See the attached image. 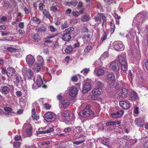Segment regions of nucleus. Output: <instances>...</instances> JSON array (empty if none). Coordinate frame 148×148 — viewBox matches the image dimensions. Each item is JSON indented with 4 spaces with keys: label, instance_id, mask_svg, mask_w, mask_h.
Listing matches in <instances>:
<instances>
[{
    "label": "nucleus",
    "instance_id": "obj_4",
    "mask_svg": "<svg viewBox=\"0 0 148 148\" xmlns=\"http://www.w3.org/2000/svg\"><path fill=\"white\" fill-rule=\"evenodd\" d=\"M10 90V86L8 85L7 86H1L0 89V91L3 94L7 95V97H9V93Z\"/></svg>",
    "mask_w": 148,
    "mask_h": 148
},
{
    "label": "nucleus",
    "instance_id": "obj_15",
    "mask_svg": "<svg viewBox=\"0 0 148 148\" xmlns=\"http://www.w3.org/2000/svg\"><path fill=\"white\" fill-rule=\"evenodd\" d=\"M25 78L28 79H32L33 77V74L32 72L30 69L27 70L25 74Z\"/></svg>",
    "mask_w": 148,
    "mask_h": 148
},
{
    "label": "nucleus",
    "instance_id": "obj_51",
    "mask_svg": "<svg viewBox=\"0 0 148 148\" xmlns=\"http://www.w3.org/2000/svg\"><path fill=\"white\" fill-rule=\"evenodd\" d=\"M44 107L47 110H49L51 107V105L48 103H46L44 105Z\"/></svg>",
    "mask_w": 148,
    "mask_h": 148
},
{
    "label": "nucleus",
    "instance_id": "obj_35",
    "mask_svg": "<svg viewBox=\"0 0 148 148\" xmlns=\"http://www.w3.org/2000/svg\"><path fill=\"white\" fill-rule=\"evenodd\" d=\"M121 69L123 71H126L127 69V62H125L124 64H121Z\"/></svg>",
    "mask_w": 148,
    "mask_h": 148
},
{
    "label": "nucleus",
    "instance_id": "obj_47",
    "mask_svg": "<svg viewBox=\"0 0 148 148\" xmlns=\"http://www.w3.org/2000/svg\"><path fill=\"white\" fill-rule=\"evenodd\" d=\"M50 10L54 12H56L58 11V8L56 6H51L50 8Z\"/></svg>",
    "mask_w": 148,
    "mask_h": 148
},
{
    "label": "nucleus",
    "instance_id": "obj_52",
    "mask_svg": "<svg viewBox=\"0 0 148 148\" xmlns=\"http://www.w3.org/2000/svg\"><path fill=\"white\" fill-rule=\"evenodd\" d=\"M58 35V33H56L55 34L50 35L48 36H47L46 38V39H51L52 38L55 37H56V36H57Z\"/></svg>",
    "mask_w": 148,
    "mask_h": 148
},
{
    "label": "nucleus",
    "instance_id": "obj_25",
    "mask_svg": "<svg viewBox=\"0 0 148 148\" xmlns=\"http://www.w3.org/2000/svg\"><path fill=\"white\" fill-rule=\"evenodd\" d=\"M110 32L111 34L114 33L115 31V25L113 21H111L110 22Z\"/></svg>",
    "mask_w": 148,
    "mask_h": 148
},
{
    "label": "nucleus",
    "instance_id": "obj_13",
    "mask_svg": "<svg viewBox=\"0 0 148 148\" xmlns=\"http://www.w3.org/2000/svg\"><path fill=\"white\" fill-rule=\"evenodd\" d=\"M78 90L77 87H73L69 92V95L73 98H74L77 94Z\"/></svg>",
    "mask_w": 148,
    "mask_h": 148
},
{
    "label": "nucleus",
    "instance_id": "obj_58",
    "mask_svg": "<svg viewBox=\"0 0 148 148\" xmlns=\"http://www.w3.org/2000/svg\"><path fill=\"white\" fill-rule=\"evenodd\" d=\"M71 128L70 127H69L65 128L64 129V132L66 133L69 132L71 131Z\"/></svg>",
    "mask_w": 148,
    "mask_h": 148
},
{
    "label": "nucleus",
    "instance_id": "obj_32",
    "mask_svg": "<svg viewBox=\"0 0 148 148\" xmlns=\"http://www.w3.org/2000/svg\"><path fill=\"white\" fill-rule=\"evenodd\" d=\"M7 50L11 53H13L17 52L18 49L12 47H9L7 48Z\"/></svg>",
    "mask_w": 148,
    "mask_h": 148
},
{
    "label": "nucleus",
    "instance_id": "obj_28",
    "mask_svg": "<svg viewBox=\"0 0 148 148\" xmlns=\"http://www.w3.org/2000/svg\"><path fill=\"white\" fill-rule=\"evenodd\" d=\"M102 19L103 21L102 22V26L103 27H106L107 25L106 21L107 20L106 18V16H102Z\"/></svg>",
    "mask_w": 148,
    "mask_h": 148
},
{
    "label": "nucleus",
    "instance_id": "obj_45",
    "mask_svg": "<svg viewBox=\"0 0 148 148\" xmlns=\"http://www.w3.org/2000/svg\"><path fill=\"white\" fill-rule=\"evenodd\" d=\"M106 124L107 126L113 125H116V121H111L107 122L106 123Z\"/></svg>",
    "mask_w": 148,
    "mask_h": 148
},
{
    "label": "nucleus",
    "instance_id": "obj_31",
    "mask_svg": "<svg viewBox=\"0 0 148 148\" xmlns=\"http://www.w3.org/2000/svg\"><path fill=\"white\" fill-rule=\"evenodd\" d=\"M108 79L109 80H113L114 79L115 77L114 73H111L107 75Z\"/></svg>",
    "mask_w": 148,
    "mask_h": 148
},
{
    "label": "nucleus",
    "instance_id": "obj_1",
    "mask_svg": "<svg viewBox=\"0 0 148 148\" xmlns=\"http://www.w3.org/2000/svg\"><path fill=\"white\" fill-rule=\"evenodd\" d=\"M121 86L122 88L119 93L118 94V96L117 97V99L123 98L126 97L129 92L128 88V86L124 82L123 83Z\"/></svg>",
    "mask_w": 148,
    "mask_h": 148
},
{
    "label": "nucleus",
    "instance_id": "obj_21",
    "mask_svg": "<svg viewBox=\"0 0 148 148\" xmlns=\"http://www.w3.org/2000/svg\"><path fill=\"white\" fill-rule=\"evenodd\" d=\"M3 109L5 111V112H3V113L5 115H8L10 113L12 112V111H13L12 108L6 106L4 107Z\"/></svg>",
    "mask_w": 148,
    "mask_h": 148
},
{
    "label": "nucleus",
    "instance_id": "obj_64",
    "mask_svg": "<svg viewBox=\"0 0 148 148\" xmlns=\"http://www.w3.org/2000/svg\"><path fill=\"white\" fill-rule=\"evenodd\" d=\"M145 66L146 70L148 71V59H147L145 63Z\"/></svg>",
    "mask_w": 148,
    "mask_h": 148
},
{
    "label": "nucleus",
    "instance_id": "obj_38",
    "mask_svg": "<svg viewBox=\"0 0 148 148\" xmlns=\"http://www.w3.org/2000/svg\"><path fill=\"white\" fill-rule=\"evenodd\" d=\"M107 34L106 32H104V34H103L101 39V41L102 43L103 41H104L106 40L107 39Z\"/></svg>",
    "mask_w": 148,
    "mask_h": 148
},
{
    "label": "nucleus",
    "instance_id": "obj_39",
    "mask_svg": "<svg viewBox=\"0 0 148 148\" xmlns=\"http://www.w3.org/2000/svg\"><path fill=\"white\" fill-rule=\"evenodd\" d=\"M124 110H123L121 109L120 110H119L116 112V113L118 117L119 118L122 116L124 113Z\"/></svg>",
    "mask_w": 148,
    "mask_h": 148
},
{
    "label": "nucleus",
    "instance_id": "obj_12",
    "mask_svg": "<svg viewBox=\"0 0 148 148\" xmlns=\"http://www.w3.org/2000/svg\"><path fill=\"white\" fill-rule=\"evenodd\" d=\"M45 128L46 129V130L38 131L36 132V134L38 135L40 134L49 133L52 132L54 130L53 129L52 127H45Z\"/></svg>",
    "mask_w": 148,
    "mask_h": 148
},
{
    "label": "nucleus",
    "instance_id": "obj_22",
    "mask_svg": "<svg viewBox=\"0 0 148 148\" xmlns=\"http://www.w3.org/2000/svg\"><path fill=\"white\" fill-rule=\"evenodd\" d=\"M142 17V18H140L138 23L137 25V26H139V25L142 24L143 22V15L142 14L140 13L136 15V18H138V17Z\"/></svg>",
    "mask_w": 148,
    "mask_h": 148
},
{
    "label": "nucleus",
    "instance_id": "obj_9",
    "mask_svg": "<svg viewBox=\"0 0 148 148\" xmlns=\"http://www.w3.org/2000/svg\"><path fill=\"white\" fill-rule=\"evenodd\" d=\"M7 75L9 78L11 79L12 77L16 75L15 70L12 67L8 68Z\"/></svg>",
    "mask_w": 148,
    "mask_h": 148
},
{
    "label": "nucleus",
    "instance_id": "obj_54",
    "mask_svg": "<svg viewBox=\"0 0 148 148\" xmlns=\"http://www.w3.org/2000/svg\"><path fill=\"white\" fill-rule=\"evenodd\" d=\"M78 3V2L77 1L75 0L74 1H71L69 2V4L71 5H73L74 6H75L77 5Z\"/></svg>",
    "mask_w": 148,
    "mask_h": 148
},
{
    "label": "nucleus",
    "instance_id": "obj_37",
    "mask_svg": "<svg viewBox=\"0 0 148 148\" xmlns=\"http://www.w3.org/2000/svg\"><path fill=\"white\" fill-rule=\"evenodd\" d=\"M69 27V25L68 24L66 21H65L61 25V29L62 30H63L64 29L68 27Z\"/></svg>",
    "mask_w": 148,
    "mask_h": 148
},
{
    "label": "nucleus",
    "instance_id": "obj_14",
    "mask_svg": "<svg viewBox=\"0 0 148 148\" xmlns=\"http://www.w3.org/2000/svg\"><path fill=\"white\" fill-rule=\"evenodd\" d=\"M91 89V86L90 84L89 83L87 82L83 85V90H82V92L84 93H85L90 90Z\"/></svg>",
    "mask_w": 148,
    "mask_h": 148
},
{
    "label": "nucleus",
    "instance_id": "obj_16",
    "mask_svg": "<svg viewBox=\"0 0 148 148\" xmlns=\"http://www.w3.org/2000/svg\"><path fill=\"white\" fill-rule=\"evenodd\" d=\"M103 92V89L98 88L93 89L92 91V94L96 95H99L101 94Z\"/></svg>",
    "mask_w": 148,
    "mask_h": 148
},
{
    "label": "nucleus",
    "instance_id": "obj_48",
    "mask_svg": "<svg viewBox=\"0 0 148 148\" xmlns=\"http://www.w3.org/2000/svg\"><path fill=\"white\" fill-rule=\"evenodd\" d=\"M91 46L90 45H88L84 49V51L85 53H88L91 49Z\"/></svg>",
    "mask_w": 148,
    "mask_h": 148
},
{
    "label": "nucleus",
    "instance_id": "obj_53",
    "mask_svg": "<svg viewBox=\"0 0 148 148\" xmlns=\"http://www.w3.org/2000/svg\"><path fill=\"white\" fill-rule=\"evenodd\" d=\"M78 80V78L76 75L73 76L71 78V80L73 82H76Z\"/></svg>",
    "mask_w": 148,
    "mask_h": 148
},
{
    "label": "nucleus",
    "instance_id": "obj_44",
    "mask_svg": "<svg viewBox=\"0 0 148 148\" xmlns=\"http://www.w3.org/2000/svg\"><path fill=\"white\" fill-rule=\"evenodd\" d=\"M109 139L108 138H104L102 141V143L104 145H108Z\"/></svg>",
    "mask_w": 148,
    "mask_h": 148
},
{
    "label": "nucleus",
    "instance_id": "obj_40",
    "mask_svg": "<svg viewBox=\"0 0 148 148\" xmlns=\"http://www.w3.org/2000/svg\"><path fill=\"white\" fill-rule=\"evenodd\" d=\"M90 19V18L87 15H84L82 18V20L83 21H87Z\"/></svg>",
    "mask_w": 148,
    "mask_h": 148
},
{
    "label": "nucleus",
    "instance_id": "obj_20",
    "mask_svg": "<svg viewBox=\"0 0 148 148\" xmlns=\"http://www.w3.org/2000/svg\"><path fill=\"white\" fill-rule=\"evenodd\" d=\"M137 97L136 93L135 91H132L130 95L129 100L132 101H134Z\"/></svg>",
    "mask_w": 148,
    "mask_h": 148
},
{
    "label": "nucleus",
    "instance_id": "obj_2",
    "mask_svg": "<svg viewBox=\"0 0 148 148\" xmlns=\"http://www.w3.org/2000/svg\"><path fill=\"white\" fill-rule=\"evenodd\" d=\"M93 112L90 108L89 105H87L85 108L79 113L80 116L85 118L92 116L93 114Z\"/></svg>",
    "mask_w": 148,
    "mask_h": 148
},
{
    "label": "nucleus",
    "instance_id": "obj_42",
    "mask_svg": "<svg viewBox=\"0 0 148 148\" xmlns=\"http://www.w3.org/2000/svg\"><path fill=\"white\" fill-rule=\"evenodd\" d=\"M20 145L21 143L19 142H15L13 144L14 148H19Z\"/></svg>",
    "mask_w": 148,
    "mask_h": 148
},
{
    "label": "nucleus",
    "instance_id": "obj_63",
    "mask_svg": "<svg viewBox=\"0 0 148 148\" xmlns=\"http://www.w3.org/2000/svg\"><path fill=\"white\" fill-rule=\"evenodd\" d=\"M83 3L82 1H80L79 2L77 7L79 9H80L83 7Z\"/></svg>",
    "mask_w": 148,
    "mask_h": 148
},
{
    "label": "nucleus",
    "instance_id": "obj_11",
    "mask_svg": "<svg viewBox=\"0 0 148 148\" xmlns=\"http://www.w3.org/2000/svg\"><path fill=\"white\" fill-rule=\"evenodd\" d=\"M110 66L112 69L116 72L118 71L119 69L118 63L115 61L112 62L110 64Z\"/></svg>",
    "mask_w": 148,
    "mask_h": 148
},
{
    "label": "nucleus",
    "instance_id": "obj_55",
    "mask_svg": "<svg viewBox=\"0 0 148 148\" xmlns=\"http://www.w3.org/2000/svg\"><path fill=\"white\" fill-rule=\"evenodd\" d=\"M57 99L60 102V101L63 99V97L61 94H59L57 96Z\"/></svg>",
    "mask_w": 148,
    "mask_h": 148
},
{
    "label": "nucleus",
    "instance_id": "obj_50",
    "mask_svg": "<svg viewBox=\"0 0 148 148\" xmlns=\"http://www.w3.org/2000/svg\"><path fill=\"white\" fill-rule=\"evenodd\" d=\"M32 116L34 120H38L39 118V116L37 114L32 115Z\"/></svg>",
    "mask_w": 148,
    "mask_h": 148
},
{
    "label": "nucleus",
    "instance_id": "obj_62",
    "mask_svg": "<svg viewBox=\"0 0 148 148\" xmlns=\"http://www.w3.org/2000/svg\"><path fill=\"white\" fill-rule=\"evenodd\" d=\"M43 4L42 3H40L39 4V8L41 11H43Z\"/></svg>",
    "mask_w": 148,
    "mask_h": 148
},
{
    "label": "nucleus",
    "instance_id": "obj_10",
    "mask_svg": "<svg viewBox=\"0 0 148 148\" xmlns=\"http://www.w3.org/2000/svg\"><path fill=\"white\" fill-rule=\"evenodd\" d=\"M119 104L121 107L125 109H127L130 107V102L127 100L120 101Z\"/></svg>",
    "mask_w": 148,
    "mask_h": 148
},
{
    "label": "nucleus",
    "instance_id": "obj_30",
    "mask_svg": "<svg viewBox=\"0 0 148 148\" xmlns=\"http://www.w3.org/2000/svg\"><path fill=\"white\" fill-rule=\"evenodd\" d=\"M37 63H38L40 64L43 65L44 61L42 58L40 56H38L37 57Z\"/></svg>",
    "mask_w": 148,
    "mask_h": 148
},
{
    "label": "nucleus",
    "instance_id": "obj_49",
    "mask_svg": "<svg viewBox=\"0 0 148 148\" xmlns=\"http://www.w3.org/2000/svg\"><path fill=\"white\" fill-rule=\"evenodd\" d=\"M97 85L100 88L103 89L104 85L103 83L100 82H97Z\"/></svg>",
    "mask_w": 148,
    "mask_h": 148
},
{
    "label": "nucleus",
    "instance_id": "obj_46",
    "mask_svg": "<svg viewBox=\"0 0 148 148\" xmlns=\"http://www.w3.org/2000/svg\"><path fill=\"white\" fill-rule=\"evenodd\" d=\"M85 141V139H84L82 140H79L77 141H74L73 142V144L78 145L79 144L82 143Z\"/></svg>",
    "mask_w": 148,
    "mask_h": 148
},
{
    "label": "nucleus",
    "instance_id": "obj_61",
    "mask_svg": "<svg viewBox=\"0 0 148 148\" xmlns=\"http://www.w3.org/2000/svg\"><path fill=\"white\" fill-rule=\"evenodd\" d=\"M89 68H85L84 69L83 71H84V74L85 75H86L89 72Z\"/></svg>",
    "mask_w": 148,
    "mask_h": 148
},
{
    "label": "nucleus",
    "instance_id": "obj_59",
    "mask_svg": "<svg viewBox=\"0 0 148 148\" xmlns=\"http://www.w3.org/2000/svg\"><path fill=\"white\" fill-rule=\"evenodd\" d=\"M1 35L2 36H7L9 34V32H7L6 31H1Z\"/></svg>",
    "mask_w": 148,
    "mask_h": 148
},
{
    "label": "nucleus",
    "instance_id": "obj_43",
    "mask_svg": "<svg viewBox=\"0 0 148 148\" xmlns=\"http://www.w3.org/2000/svg\"><path fill=\"white\" fill-rule=\"evenodd\" d=\"M49 28L50 31L52 32H55L57 31V29L55 28L52 25H50Z\"/></svg>",
    "mask_w": 148,
    "mask_h": 148
},
{
    "label": "nucleus",
    "instance_id": "obj_60",
    "mask_svg": "<svg viewBox=\"0 0 148 148\" xmlns=\"http://www.w3.org/2000/svg\"><path fill=\"white\" fill-rule=\"evenodd\" d=\"M21 138V137L20 135H16L14 136V140L16 141H18Z\"/></svg>",
    "mask_w": 148,
    "mask_h": 148
},
{
    "label": "nucleus",
    "instance_id": "obj_34",
    "mask_svg": "<svg viewBox=\"0 0 148 148\" xmlns=\"http://www.w3.org/2000/svg\"><path fill=\"white\" fill-rule=\"evenodd\" d=\"M42 13L47 18H49L51 17V15L49 12L47 11L45 9L42 11Z\"/></svg>",
    "mask_w": 148,
    "mask_h": 148
},
{
    "label": "nucleus",
    "instance_id": "obj_5",
    "mask_svg": "<svg viewBox=\"0 0 148 148\" xmlns=\"http://www.w3.org/2000/svg\"><path fill=\"white\" fill-rule=\"evenodd\" d=\"M10 79L16 85V86H18L22 82V78L21 76L16 75L14 76Z\"/></svg>",
    "mask_w": 148,
    "mask_h": 148
},
{
    "label": "nucleus",
    "instance_id": "obj_29",
    "mask_svg": "<svg viewBox=\"0 0 148 148\" xmlns=\"http://www.w3.org/2000/svg\"><path fill=\"white\" fill-rule=\"evenodd\" d=\"M73 50V48L71 46H67L64 50L65 52L67 54L70 53Z\"/></svg>",
    "mask_w": 148,
    "mask_h": 148
},
{
    "label": "nucleus",
    "instance_id": "obj_26",
    "mask_svg": "<svg viewBox=\"0 0 148 148\" xmlns=\"http://www.w3.org/2000/svg\"><path fill=\"white\" fill-rule=\"evenodd\" d=\"M69 113L67 111H65L62 113V116L64 117L66 120L69 119Z\"/></svg>",
    "mask_w": 148,
    "mask_h": 148
},
{
    "label": "nucleus",
    "instance_id": "obj_33",
    "mask_svg": "<svg viewBox=\"0 0 148 148\" xmlns=\"http://www.w3.org/2000/svg\"><path fill=\"white\" fill-rule=\"evenodd\" d=\"M105 72L103 70L101 69H99L97 71V76H101L104 74Z\"/></svg>",
    "mask_w": 148,
    "mask_h": 148
},
{
    "label": "nucleus",
    "instance_id": "obj_8",
    "mask_svg": "<svg viewBox=\"0 0 148 148\" xmlns=\"http://www.w3.org/2000/svg\"><path fill=\"white\" fill-rule=\"evenodd\" d=\"M114 48L117 51H121L123 49V45L121 41H116L113 43Z\"/></svg>",
    "mask_w": 148,
    "mask_h": 148
},
{
    "label": "nucleus",
    "instance_id": "obj_56",
    "mask_svg": "<svg viewBox=\"0 0 148 148\" xmlns=\"http://www.w3.org/2000/svg\"><path fill=\"white\" fill-rule=\"evenodd\" d=\"M33 38L35 40L38 41L39 39V36L38 34H35L33 36Z\"/></svg>",
    "mask_w": 148,
    "mask_h": 148
},
{
    "label": "nucleus",
    "instance_id": "obj_6",
    "mask_svg": "<svg viewBox=\"0 0 148 148\" xmlns=\"http://www.w3.org/2000/svg\"><path fill=\"white\" fill-rule=\"evenodd\" d=\"M34 78L36 79V84L38 87L41 86L44 82L46 83L45 80L43 79H42L40 75H37Z\"/></svg>",
    "mask_w": 148,
    "mask_h": 148
},
{
    "label": "nucleus",
    "instance_id": "obj_3",
    "mask_svg": "<svg viewBox=\"0 0 148 148\" xmlns=\"http://www.w3.org/2000/svg\"><path fill=\"white\" fill-rule=\"evenodd\" d=\"M56 115L54 113L49 112H46L44 115V119L47 122H50L55 119Z\"/></svg>",
    "mask_w": 148,
    "mask_h": 148
},
{
    "label": "nucleus",
    "instance_id": "obj_24",
    "mask_svg": "<svg viewBox=\"0 0 148 148\" xmlns=\"http://www.w3.org/2000/svg\"><path fill=\"white\" fill-rule=\"evenodd\" d=\"M118 58L120 64H123L124 63V64L125 62H127L126 59L124 58L123 56H118Z\"/></svg>",
    "mask_w": 148,
    "mask_h": 148
},
{
    "label": "nucleus",
    "instance_id": "obj_27",
    "mask_svg": "<svg viewBox=\"0 0 148 148\" xmlns=\"http://www.w3.org/2000/svg\"><path fill=\"white\" fill-rule=\"evenodd\" d=\"M43 65L40 64L38 63H37L34 66V70L35 71L38 72L40 71L42 66Z\"/></svg>",
    "mask_w": 148,
    "mask_h": 148
},
{
    "label": "nucleus",
    "instance_id": "obj_57",
    "mask_svg": "<svg viewBox=\"0 0 148 148\" xmlns=\"http://www.w3.org/2000/svg\"><path fill=\"white\" fill-rule=\"evenodd\" d=\"M73 15L75 17H77L79 15V12L76 11L73 12H72Z\"/></svg>",
    "mask_w": 148,
    "mask_h": 148
},
{
    "label": "nucleus",
    "instance_id": "obj_41",
    "mask_svg": "<svg viewBox=\"0 0 148 148\" xmlns=\"http://www.w3.org/2000/svg\"><path fill=\"white\" fill-rule=\"evenodd\" d=\"M32 21L34 23L38 24H39L40 23V21L37 17H34L32 18Z\"/></svg>",
    "mask_w": 148,
    "mask_h": 148
},
{
    "label": "nucleus",
    "instance_id": "obj_23",
    "mask_svg": "<svg viewBox=\"0 0 148 148\" xmlns=\"http://www.w3.org/2000/svg\"><path fill=\"white\" fill-rule=\"evenodd\" d=\"M47 29L45 26H43L41 27H36V30L37 32H40V33L44 32L46 31Z\"/></svg>",
    "mask_w": 148,
    "mask_h": 148
},
{
    "label": "nucleus",
    "instance_id": "obj_36",
    "mask_svg": "<svg viewBox=\"0 0 148 148\" xmlns=\"http://www.w3.org/2000/svg\"><path fill=\"white\" fill-rule=\"evenodd\" d=\"M74 28L73 27H70L65 29L66 33L69 34L71 36L72 32L74 30Z\"/></svg>",
    "mask_w": 148,
    "mask_h": 148
},
{
    "label": "nucleus",
    "instance_id": "obj_19",
    "mask_svg": "<svg viewBox=\"0 0 148 148\" xmlns=\"http://www.w3.org/2000/svg\"><path fill=\"white\" fill-rule=\"evenodd\" d=\"M70 104V102L68 100L65 99L62 101L60 107L63 108H65Z\"/></svg>",
    "mask_w": 148,
    "mask_h": 148
},
{
    "label": "nucleus",
    "instance_id": "obj_18",
    "mask_svg": "<svg viewBox=\"0 0 148 148\" xmlns=\"http://www.w3.org/2000/svg\"><path fill=\"white\" fill-rule=\"evenodd\" d=\"M106 16V14H104L102 13H98L97 16H95L94 18L95 20V21L96 22H97L98 21H101V18L102 19V16Z\"/></svg>",
    "mask_w": 148,
    "mask_h": 148
},
{
    "label": "nucleus",
    "instance_id": "obj_7",
    "mask_svg": "<svg viewBox=\"0 0 148 148\" xmlns=\"http://www.w3.org/2000/svg\"><path fill=\"white\" fill-rule=\"evenodd\" d=\"M26 62L29 66H32L34 64L35 60L33 56L31 54L27 55L26 58Z\"/></svg>",
    "mask_w": 148,
    "mask_h": 148
},
{
    "label": "nucleus",
    "instance_id": "obj_17",
    "mask_svg": "<svg viewBox=\"0 0 148 148\" xmlns=\"http://www.w3.org/2000/svg\"><path fill=\"white\" fill-rule=\"evenodd\" d=\"M71 38V36L69 34L66 32L62 35V40L64 41L69 42Z\"/></svg>",
    "mask_w": 148,
    "mask_h": 148
}]
</instances>
